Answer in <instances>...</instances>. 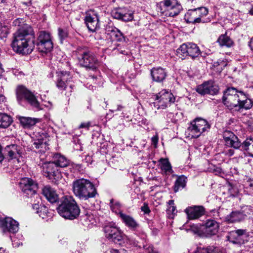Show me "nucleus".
<instances>
[{"label":"nucleus","mask_w":253,"mask_h":253,"mask_svg":"<svg viewBox=\"0 0 253 253\" xmlns=\"http://www.w3.org/2000/svg\"><path fill=\"white\" fill-rule=\"evenodd\" d=\"M106 33L110 36L113 41L122 42L125 41V37L123 33L117 28L109 27L106 29Z\"/></svg>","instance_id":"nucleus-29"},{"label":"nucleus","mask_w":253,"mask_h":253,"mask_svg":"<svg viewBox=\"0 0 253 253\" xmlns=\"http://www.w3.org/2000/svg\"><path fill=\"white\" fill-rule=\"evenodd\" d=\"M9 33V28L7 26L0 25V38L6 37Z\"/></svg>","instance_id":"nucleus-45"},{"label":"nucleus","mask_w":253,"mask_h":253,"mask_svg":"<svg viewBox=\"0 0 253 253\" xmlns=\"http://www.w3.org/2000/svg\"><path fill=\"white\" fill-rule=\"evenodd\" d=\"M58 31V37L59 38L61 43L63 42V41L68 37V34L66 30H64L61 28H59Z\"/></svg>","instance_id":"nucleus-44"},{"label":"nucleus","mask_w":253,"mask_h":253,"mask_svg":"<svg viewBox=\"0 0 253 253\" xmlns=\"http://www.w3.org/2000/svg\"><path fill=\"white\" fill-rule=\"evenodd\" d=\"M42 194L50 203H54L58 200V196L55 191L50 186H45L42 189Z\"/></svg>","instance_id":"nucleus-30"},{"label":"nucleus","mask_w":253,"mask_h":253,"mask_svg":"<svg viewBox=\"0 0 253 253\" xmlns=\"http://www.w3.org/2000/svg\"><path fill=\"white\" fill-rule=\"evenodd\" d=\"M234 151L232 149H229L226 152V154L229 156H231L232 155H233L234 154Z\"/></svg>","instance_id":"nucleus-57"},{"label":"nucleus","mask_w":253,"mask_h":253,"mask_svg":"<svg viewBox=\"0 0 253 253\" xmlns=\"http://www.w3.org/2000/svg\"><path fill=\"white\" fill-rule=\"evenodd\" d=\"M120 218L125 225L130 229L135 230L137 229L139 225L131 216L123 213H120Z\"/></svg>","instance_id":"nucleus-31"},{"label":"nucleus","mask_w":253,"mask_h":253,"mask_svg":"<svg viewBox=\"0 0 253 253\" xmlns=\"http://www.w3.org/2000/svg\"><path fill=\"white\" fill-rule=\"evenodd\" d=\"M190 230L195 234L199 235L203 234V225L193 224L191 226Z\"/></svg>","instance_id":"nucleus-43"},{"label":"nucleus","mask_w":253,"mask_h":253,"mask_svg":"<svg viewBox=\"0 0 253 253\" xmlns=\"http://www.w3.org/2000/svg\"><path fill=\"white\" fill-rule=\"evenodd\" d=\"M185 212L189 219H195L204 214L205 209L203 206H195L186 208Z\"/></svg>","instance_id":"nucleus-24"},{"label":"nucleus","mask_w":253,"mask_h":253,"mask_svg":"<svg viewBox=\"0 0 253 253\" xmlns=\"http://www.w3.org/2000/svg\"><path fill=\"white\" fill-rule=\"evenodd\" d=\"M168 203L169 205V207L171 206H174V201L172 200L169 201Z\"/></svg>","instance_id":"nucleus-59"},{"label":"nucleus","mask_w":253,"mask_h":253,"mask_svg":"<svg viewBox=\"0 0 253 253\" xmlns=\"http://www.w3.org/2000/svg\"><path fill=\"white\" fill-rule=\"evenodd\" d=\"M56 210L60 216L71 220L77 218L80 213V209L76 201L70 196H66L61 199Z\"/></svg>","instance_id":"nucleus-3"},{"label":"nucleus","mask_w":253,"mask_h":253,"mask_svg":"<svg viewBox=\"0 0 253 253\" xmlns=\"http://www.w3.org/2000/svg\"><path fill=\"white\" fill-rule=\"evenodd\" d=\"M72 190L74 195L81 200L94 198L97 194L93 183L84 178L74 180L72 183Z\"/></svg>","instance_id":"nucleus-2"},{"label":"nucleus","mask_w":253,"mask_h":253,"mask_svg":"<svg viewBox=\"0 0 253 253\" xmlns=\"http://www.w3.org/2000/svg\"><path fill=\"white\" fill-rule=\"evenodd\" d=\"M110 206L112 211L118 214L120 217V213H123L121 211V204L120 203L114 199H111L110 202Z\"/></svg>","instance_id":"nucleus-38"},{"label":"nucleus","mask_w":253,"mask_h":253,"mask_svg":"<svg viewBox=\"0 0 253 253\" xmlns=\"http://www.w3.org/2000/svg\"><path fill=\"white\" fill-rule=\"evenodd\" d=\"M16 97L19 103L25 100L34 107L37 109L40 108V103L35 95L23 85L17 86Z\"/></svg>","instance_id":"nucleus-11"},{"label":"nucleus","mask_w":253,"mask_h":253,"mask_svg":"<svg viewBox=\"0 0 253 253\" xmlns=\"http://www.w3.org/2000/svg\"><path fill=\"white\" fill-rule=\"evenodd\" d=\"M218 223L216 221L212 219L208 220L203 224V235L206 237L215 235L218 232Z\"/></svg>","instance_id":"nucleus-21"},{"label":"nucleus","mask_w":253,"mask_h":253,"mask_svg":"<svg viewBox=\"0 0 253 253\" xmlns=\"http://www.w3.org/2000/svg\"><path fill=\"white\" fill-rule=\"evenodd\" d=\"M249 46L250 47L252 50H253V37L251 39L250 42H249Z\"/></svg>","instance_id":"nucleus-58"},{"label":"nucleus","mask_w":253,"mask_h":253,"mask_svg":"<svg viewBox=\"0 0 253 253\" xmlns=\"http://www.w3.org/2000/svg\"><path fill=\"white\" fill-rule=\"evenodd\" d=\"M128 242L130 245H132L134 247H141V245H139L138 241L133 240H128Z\"/></svg>","instance_id":"nucleus-50"},{"label":"nucleus","mask_w":253,"mask_h":253,"mask_svg":"<svg viewBox=\"0 0 253 253\" xmlns=\"http://www.w3.org/2000/svg\"><path fill=\"white\" fill-rule=\"evenodd\" d=\"M33 209L34 210H36V211H40L41 205L40 206L38 204H35L33 205Z\"/></svg>","instance_id":"nucleus-56"},{"label":"nucleus","mask_w":253,"mask_h":253,"mask_svg":"<svg viewBox=\"0 0 253 253\" xmlns=\"http://www.w3.org/2000/svg\"><path fill=\"white\" fill-rule=\"evenodd\" d=\"M105 236L109 240L115 243L121 241L123 239L122 233L115 224L110 223L104 227Z\"/></svg>","instance_id":"nucleus-17"},{"label":"nucleus","mask_w":253,"mask_h":253,"mask_svg":"<svg viewBox=\"0 0 253 253\" xmlns=\"http://www.w3.org/2000/svg\"><path fill=\"white\" fill-rule=\"evenodd\" d=\"M90 126V122H84L82 123L80 126L79 128H85L86 129H88L89 127Z\"/></svg>","instance_id":"nucleus-48"},{"label":"nucleus","mask_w":253,"mask_h":253,"mask_svg":"<svg viewBox=\"0 0 253 253\" xmlns=\"http://www.w3.org/2000/svg\"><path fill=\"white\" fill-rule=\"evenodd\" d=\"M152 142L154 145H156L158 141V137L157 136H154L151 138Z\"/></svg>","instance_id":"nucleus-52"},{"label":"nucleus","mask_w":253,"mask_h":253,"mask_svg":"<svg viewBox=\"0 0 253 253\" xmlns=\"http://www.w3.org/2000/svg\"><path fill=\"white\" fill-rule=\"evenodd\" d=\"M155 96V101L151 106L157 109H165L175 100V98L171 91L166 89L162 90Z\"/></svg>","instance_id":"nucleus-8"},{"label":"nucleus","mask_w":253,"mask_h":253,"mask_svg":"<svg viewBox=\"0 0 253 253\" xmlns=\"http://www.w3.org/2000/svg\"><path fill=\"white\" fill-rule=\"evenodd\" d=\"M187 177L184 175L179 176L176 180L174 186V191L177 192L179 190L185 187L186 184Z\"/></svg>","instance_id":"nucleus-36"},{"label":"nucleus","mask_w":253,"mask_h":253,"mask_svg":"<svg viewBox=\"0 0 253 253\" xmlns=\"http://www.w3.org/2000/svg\"><path fill=\"white\" fill-rule=\"evenodd\" d=\"M56 85L57 87L60 90L68 89L69 90V93H66V95L69 96L71 95L72 89V85L70 84L68 87V82L71 79L70 73L67 71H59L56 72Z\"/></svg>","instance_id":"nucleus-14"},{"label":"nucleus","mask_w":253,"mask_h":253,"mask_svg":"<svg viewBox=\"0 0 253 253\" xmlns=\"http://www.w3.org/2000/svg\"><path fill=\"white\" fill-rule=\"evenodd\" d=\"M209 12L205 7H200L188 10L184 15V20L187 23L196 24L207 23L210 21L209 18H206Z\"/></svg>","instance_id":"nucleus-6"},{"label":"nucleus","mask_w":253,"mask_h":253,"mask_svg":"<svg viewBox=\"0 0 253 253\" xmlns=\"http://www.w3.org/2000/svg\"><path fill=\"white\" fill-rule=\"evenodd\" d=\"M151 75L153 81L161 83L166 79L167 73L164 68L160 67H154L151 70Z\"/></svg>","instance_id":"nucleus-25"},{"label":"nucleus","mask_w":253,"mask_h":253,"mask_svg":"<svg viewBox=\"0 0 253 253\" xmlns=\"http://www.w3.org/2000/svg\"><path fill=\"white\" fill-rule=\"evenodd\" d=\"M253 106V102L250 99L246 98L245 99H242L241 101H240L239 104V107H237L236 111H239L241 109L244 108L245 109H249Z\"/></svg>","instance_id":"nucleus-39"},{"label":"nucleus","mask_w":253,"mask_h":253,"mask_svg":"<svg viewBox=\"0 0 253 253\" xmlns=\"http://www.w3.org/2000/svg\"><path fill=\"white\" fill-rule=\"evenodd\" d=\"M246 217V214L242 211H233L225 217V220L228 223H234L240 222Z\"/></svg>","instance_id":"nucleus-28"},{"label":"nucleus","mask_w":253,"mask_h":253,"mask_svg":"<svg viewBox=\"0 0 253 253\" xmlns=\"http://www.w3.org/2000/svg\"><path fill=\"white\" fill-rule=\"evenodd\" d=\"M99 17L95 14H87L84 18V22L88 29L92 32H94L99 29Z\"/></svg>","instance_id":"nucleus-23"},{"label":"nucleus","mask_w":253,"mask_h":253,"mask_svg":"<svg viewBox=\"0 0 253 253\" xmlns=\"http://www.w3.org/2000/svg\"><path fill=\"white\" fill-rule=\"evenodd\" d=\"M5 155H7L10 159H18L22 153L21 147L17 145H7L5 148Z\"/></svg>","instance_id":"nucleus-27"},{"label":"nucleus","mask_w":253,"mask_h":253,"mask_svg":"<svg viewBox=\"0 0 253 253\" xmlns=\"http://www.w3.org/2000/svg\"><path fill=\"white\" fill-rule=\"evenodd\" d=\"M48 136L46 131L39 129L33 133L34 143L32 146L36 152L43 153L48 149L46 139Z\"/></svg>","instance_id":"nucleus-10"},{"label":"nucleus","mask_w":253,"mask_h":253,"mask_svg":"<svg viewBox=\"0 0 253 253\" xmlns=\"http://www.w3.org/2000/svg\"><path fill=\"white\" fill-rule=\"evenodd\" d=\"M23 19L17 18L13 21L18 28L13 34L11 46L16 53L22 55L30 54L35 48V35L33 28L24 23Z\"/></svg>","instance_id":"nucleus-1"},{"label":"nucleus","mask_w":253,"mask_h":253,"mask_svg":"<svg viewBox=\"0 0 253 253\" xmlns=\"http://www.w3.org/2000/svg\"><path fill=\"white\" fill-rule=\"evenodd\" d=\"M20 186L22 192L27 196L34 195L38 188L37 184L29 178H24L20 182Z\"/></svg>","instance_id":"nucleus-19"},{"label":"nucleus","mask_w":253,"mask_h":253,"mask_svg":"<svg viewBox=\"0 0 253 253\" xmlns=\"http://www.w3.org/2000/svg\"><path fill=\"white\" fill-rule=\"evenodd\" d=\"M13 122L12 117L6 113H0V128H7Z\"/></svg>","instance_id":"nucleus-33"},{"label":"nucleus","mask_w":253,"mask_h":253,"mask_svg":"<svg viewBox=\"0 0 253 253\" xmlns=\"http://www.w3.org/2000/svg\"><path fill=\"white\" fill-rule=\"evenodd\" d=\"M6 101L5 97L1 94H0V105L4 103Z\"/></svg>","instance_id":"nucleus-53"},{"label":"nucleus","mask_w":253,"mask_h":253,"mask_svg":"<svg viewBox=\"0 0 253 253\" xmlns=\"http://www.w3.org/2000/svg\"><path fill=\"white\" fill-rule=\"evenodd\" d=\"M246 95L241 91H238L236 88L229 87L224 91L223 102L229 110L236 111L242 99H245Z\"/></svg>","instance_id":"nucleus-5"},{"label":"nucleus","mask_w":253,"mask_h":253,"mask_svg":"<svg viewBox=\"0 0 253 253\" xmlns=\"http://www.w3.org/2000/svg\"><path fill=\"white\" fill-rule=\"evenodd\" d=\"M112 16L118 19L127 22L133 19V13L126 7L119 8L114 9L112 12Z\"/></svg>","instance_id":"nucleus-20"},{"label":"nucleus","mask_w":253,"mask_h":253,"mask_svg":"<svg viewBox=\"0 0 253 253\" xmlns=\"http://www.w3.org/2000/svg\"><path fill=\"white\" fill-rule=\"evenodd\" d=\"M158 5L160 12L167 17H175L183 10L182 6L177 0H164Z\"/></svg>","instance_id":"nucleus-7"},{"label":"nucleus","mask_w":253,"mask_h":253,"mask_svg":"<svg viewBox=\"0 0 253 253\" xmlns=\"http://www.w3.org/2000/svg\"><path fill=\"white\" fill-rule=\"evenodd\" d=\"M54 163L57 166L61 168L67 167L69 164V161L64 156L59 154H56L54 157Z\"/></svg>","instance_id":"nucleus-34"},{"label":"nucleus","mask_w":253,"mask_h":253,"mask_svg":"<svg viewBox=\"0 0 253 253\" xmlns=\"http://www.w3.org/2000/svg\"><path fill=\"white\" fill-rule=\"evenodd\" d=\"M16 119L19 121L20 125L24 128H30L37 123L41 122V119L36 118L17 116Z\"/></svg>","instance_id":"nucleus-26"},{"label":"nucleus","mask_w":253,"mask_h":253,"mask_svg":"<svg viewBox=\"0 0 253 253\" xmlns=\"http://www.w3.org/2000/svg\"><path fill=\"white\" fill-rule=\"evenodd\" d=\"M0 228L4 234L15 233L19 230V223L10 217L0 218Z\"/></svg>","instance_id":"nucleus-16"},{"label":"nucleus","mask_w":253,"mask_h":253,"mask_svg":"<svg viewBox=\"0 0 253 253\" xmlns=\"http://www.w3.org/2000/svg\"><path fill=\"white\" fill-rule=\"evenodd\" d=\"M3 72V69L2 68V65L0 63V77L1 76L2 73Z\"/></svg>","instance_id":"nucleus-60"},{"label":"nucleus","mask_w":253,"mask_h":253,"mask_svg":"<svg viewBox=\"0 0 253 253\" xmlns=\"http://www.w3.org/2000/svg\"><path fill=\"white\" fill-rule=\"evenodd\" d=\"M4 155L2 153V147L0 145V165L1 164L2 162L4 159Z\"/></svg>","instance_id":"nucleus-54"},{"label":"nucleus","mask_w":253,"mask_h":253,"mask_svg":"<svg viewBox=\"0 0 253 253\" xmlns=\"http://www.w3.org/2000/svg\"><path fill=\"white\" fill-rule=\"evenodd\" d=\"M38 50L42 53H47L53 48V43L49 33L42 31L39 32L37 39Z\"/></svg>","instance_id":"nucleus-12"},{"label":"nucleus","mask_w":253,"mask_h":253,"mask_svg":"<svg viewBox=\"0 0 253 253\" xmlns=\"http://www.w3.org/2000/svg\"><path fill=\"white\" fill-rule=\"evenodd\" d=\"M143 248L145 250V253H158L155 251L153 247L151 245L145 244L143 245Z\"/></svg>","instance_id":"nucleus-46"},{"label":"nucleus","mask_w":253,"mask_h":253,"mask_svg":"<svg viewBox=\"0 0 253 253\" xmlns=\"http://www.w3.org/2000/svg\"><path fill=\"white\" fill-rule=\"evenodd\" d=\"M118 50L120 51V52L122 54H126V51L125 50H120V49L119 48H118Z\"/></svg>","instance_id":"nucleus-61"},{"label":"nucleus","mask_w":253,"mask_h":253,"mask_svg":"<svg viewBox=\"0 0 253 253\" xmlns=\"http://www.w3.org/2000/svg\"><path fill=\"white\" fill-rule=\"evenodd\" d=\"M122 108V106H118V110H121V109Z\"/></svg>","instance_id":"nucleus-64"},{"label":"nucleus","mask_w":253,"mask_h":253,"mask_svg":"<svg viewBox=\"0 0 253 253\" xmlns=\"http://www.w3.org/2000/svg\"><path fill=\"white\" fill-rule=\"evenodd\" d=\"M168 211L174 213L176 211V207L174 206H169L168 208Z\"/></svg>","instance_id":"nucleus-55"},{"label":"nucleus","mask_w":253,"mask_h":253,"mask_svg":"<svg viewBox=\"0 0 253 253\" xmlns=\"http://www.w3.org/2000/svg\"><path fill=\"white\" fill-rule=\"evenodd\" d=\"M211 125L206 120L197 118L191 122L188 130L192 137L198 138L203 133L208 131Z\"/></svg>","instance_id":"nucleus-9"},{"label":"nucleus","mask_w":253,"mask_h":253,"mask_svg":"<svg viewBox=\"0 0 253 253\" xmlns=\"http://www.w3.org/2000/svg\"><path fill=\"white\" fill-rule=\"evenodd\" d=\"M76 53L80 65L86 69L94 70L99 62L93 52L89 50L86 47H78Z\"/></svg>","instance_id":"nucleus-4"},{"label":"nucleus","mask_w":253,"mask_h":253,"mask_svg":"<svg viewBox=\"0 0 253 253\" xmlns=\"http://www.w3.org/2000/svg\"><path fill=\"white\" fill-rule=\"evenodd\" d=\"M242 149L246 151L250 156L253 157V138H247L241 144Z\"/></svg>","instance_id":"nucleus-35"},{"label":"nucleus","mask_w":253,"mask_h":253,"mask_svg":"<svg viewBox=\"0 0 253 253\" xmlns=\"http://www.w3.org/2000/svg\"><path fill=\"white\" fill-rule=\"evenodd\" d=\"M235 233L237 235L238 237H240L246 234V231L243 229H238L235 231Z\"/></svg>","instance_id":"nucleus-49"},{"label":"nucleus","mask_w":253,"mask_h":253,"mask_svg":"<svg viewBox=\"0 0 253 253\" xmlns=\"http://www.w3.org/2000/svg\"><path fill=\"white\" fill-rule=\"evenodd\" d=\"M217 42L221 46L231 47L233 44V41L226 35H222L218 39Z\"/></svg>","instance_id":"nucleus-37"},{"label":"nucleus","mask_w":253,"mask_h":253,"mask_svg":"<svg viewBox=\"0 0 253 253\" xmlns=\"http://www.w3.org/2000/svg\"><path fill=\"white\" fill-rule=\"evenodd\" d=\"M6 0H0V3H4Z\"/></svg>","instance_id":"nucleus-63"},{"label":"nucleus","mask_w":253,"mask_h":253,"mask_svg":"<svg viewBox=\"0 0 253 253\" xmlns=\"http://www.w3.org/2000/svg\"><path fill=\"white\" fill-rule=\"evenodd\" d=\"M42 174L49 179L52 181L57 180L61 177L60 172L53 162L44 163L42 165Z\"/></svg>","instance_id":"nucleus-15"},{"label":"nucleus","mask_w":253,"mask_h":253,"mask_svg":"<svg viewBox=\"0 0 253 253\" xmlns=\"http://www.w3.org/2000/svg\"><path fill=\"white\" fill-rule=\"evenodd\" d=\"M176 52L178 56H182L181 58L189 56L192 59H195L200 54L201 51L196 44L187 42L181 45L177 49Z\"/></svg>","instance_id":"nucleus-13"},{"label":"nucleus","mask_w":253,"mask_h":253,"mask_svg":"<svg viewBox=\"0 0 253 253\" xmlns=\"http://www.w3.org/2000/svg\"><path fill=\"white\" fill-rule=\"evenodd\" d=\"M112 253H127L126 251L123 249L120 250L113 249L111 251Z\"/></svg>","instance_id":"nucleus-51"},{"label":"nucleus","mask_w":253,"mask_h":253,"mask_svg":"<svg viewBox=\"0 0 253 253\" xmlns=\"http://www.w3.org/2000/svg\"><path fill=\"white\" fill-rule=\"evenodd\" d=\"M141 209V211H143L145 213H149L150 212V210L149 209V207L146 204H144Z\"/></svg>","instance_id":"nucleus-47"},{"label":"nucleus","mask_w":253,"mask_h":253,"mask_svg":"<svg viewBox=\"0 0 253 253\" xmlns=\"http://www.w3.org/2000/svg\"><path fill=\"white\" fill-rule=\"evenodd\" d=\"M218 86L214 82L209 81L199 85L196 91L202 95H215L218 93Z\"/></svg>","instance_id":"nucleus-18"},{"label":"nucleus","mask_w":253,"mask_h":253,"mask_svg":"<svg viewBox=\"0 0 253 253\" xmlns=\"http://www.w3.org/2000/svg\"><path fill=\"white\" fill-rule=\"evenodd\" d=\"M223 136L226 146L235 149L240 147L241 142L239 141L238 138L231 131H224Z\"/></svg>","instance_id":"nucleus-22"},{"label":"nucleus","mask_w":253,"mask_h":253,"mask_svg":"<svg viewBox=\"0 0 253 253\" xmlns=\"http://www.w3.org/2000/svg\"><path fill=\"white\" fill-rule=\"evenodd\" d=\"M249 13L251 15H253V7L249 11Z\"/></svg>","instance_id":"nucleus-62"},{"label":"nucleus","mask_w":253,"mask_h":253,"mask_svg":"<svg viewBox=\"0 0 253 253\" xmlns=\"http://www.w3.org/2000/svg\"><path fill=\"white\" fill-rule=\"evenodd\" d=\"M82 218L83 220L86 224H88V226L90 225H93L96 223L95 219L94 218L93 215L90 212L86 213Z\"/></svg>","instance_id":"nucleus-42"},{"label":"nucleus","mask_w":253,"mask_h":253,"mask_svg":"<svg viewBox=\"0 0 253 253\" xmlns=\"http://www.w3.org/2000/svg\"><path fill=\"white\" fill-rule=\"evenodd\" d=\"M195 253H223V250L219 247L210 246L207 248L198 247Z\"/></svg>","instance_id":"nucleus-32"},{"label":"nucleus","mask_w":253,"mask_h":253,"mask_svg":"<svg viewBox=\"0 0 253 253\" xmlns=\"http://www.w3.org/2000/svg\"><path fill=\"white\" fill-rule=\"evenodd\" d=\"M37 213L42 219H46L48 217H51L52 213L48 211V208L44 205H41L40 211H37Z\"/></svg>","instance_id":"nucleus-41"},{"label":"nucleus","mask_w":253,"mask_h":253,"mask_svg":"<svg viewBox=\"0 0 253 253\" xmlns=\"http://www.w3.org/2000/svg\"><path fill=\"white\" fill-rule=\"evenodd\" d=\"M161 162V168L166 173H172V170L171 166L167 159H161L160 160Z\"/></svg>","instance_id":"nucleus-40"}]
</instances>
